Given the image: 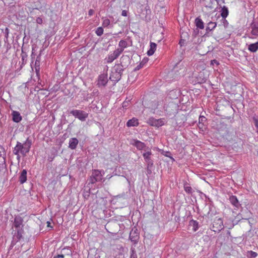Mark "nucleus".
<instances>
[{"instance_id":"obj_27","label":"nucleus","mask_w":258,"mask_h":258,"mask_svg":"<svg viewBox=\"0 0 258 258\" xmlns=\"http://www.w3.org/2000/svg\"><path fill=\"white\" fill-rule=\"evenodd\" d=\"M95 33L98 36H100L103 33V29L101 27H99L97 28Z\"/></svg>"},{"instance_id":"obj_8","label":"nucleus","mask_w":258,"mask_h":258,"mask_svg":"<svg viewBox=\"0 0 258 258\" xmlns=\"http://www.w3.org/2000/svg\"><path fill=\"white\" fill-rule=\"evenodd\" d=\"M121 78V74L116 70L114 69L111 71L109 79L111 81L116 83Z\"/></svg>"},{"instance_id":"obj_10","label":"nucleus","mask_w":258,"mask_h":258,"mask_svg":"<svg viewBox=\"0 0 258 258\" xmlns=\"http://www.w3.org/2000/svg\"><path fill=\"white\" fill-rule=\"evenodd\" d=\"M208 76V73L207 71H203L202 72H200L198 76L197 77V80L199 83H202L205 82Z\"/></svg>"},{"instance_id":"obj_14","label":"nucleus","mask_w":258,"mask_h":258,"mask_svg":"<svg viewBox=\"0 0 258 258\" xmlns=\"http://www.w3.org/2000/svg\"><path fill=\"white\" fill-rule=\"evenodd\" d=\"M238 246L237 244L234 243L231 244V249L227 252L229 254L233 255H236L238 254L237 248Z\"/></svg>"},{"instance_id":"obj_43","label":"nucleus","mask_w":258,"mask_h":258,"mask_svg":"<svg viewBox=\"0 0 258 258\" xmlns=\"http://www.w3.org/2000/svg\"><path fill=\"white\" fill-rule=\"evenodd\" d=\"M126 103H127V102H123V107L126 106Z\"/></svg>"},{"instance_id":"obj_24","label":"nucleus","mask_w":258,"mask_h":258,"mask_svg":"<svg viewBox=\"0 0 258 258\" xmlns=\"http://www.w3.org/2000/svg\"><path fill=\"white\" fill-rule=\"evenodd\" d=\"M195 23L196 26L198 28L201 29H203L204 28V23L201 19L199 18H196L195 20Z\"/></svg>"},{"instance_id":"obj_42","label":"nucleus","mask_w":258,"mask_h":258,"mask_svg":"<svg viewBox=\"0 0 258 258\" xmlns=\"http://www.w3.org/2000/svg\"><path fill=\"white\" fill-rule=\"evenodd\" d=\"M124 58H127V59H128V57L127 56H125V57H121V59L122 60H123Z\"/></svg>"},{"instance_id":"obj_46","label":"nucleus","mask_w":258,"mask_h":258,"mask_svg":"<svg viewBox=\"0 0 258 258\" xmlns=\"http://www.w3.org/2000/svg\"><path fill=\"white\" fill-rule=\"evenodd\" d=\"M35 65H36V64H37V60H36V61H35Z\"/></svg>"},{"instance_id":"obj_9","label":"nucleus","mask_w":258,"mask_h":258,"mask_svg":"<svg viewBox=\"0 0 258 258\" xmlns=\"http://www.w3.org/2000/svg\"><path fill=\"white\" fill-rule=\"evenodd\" d=\"M130 144L135 146L139 150H144L146 147V145L143 142L135 139L131 140Z\"/></svg>"},{"instance_id":"obj_28","label":"nucleus","mask_w":258,"mask_h":258,"mask_svg":"<svg viewBox=\"0 0 258 258\" xmlns=\"http://www.w3.org/2000/svg\"><path fill=\"white\" fill-rule=\"evenodd\" d=\"M257 255V253L252 251H248L247 256L249 257H255Z\"/></svg>"},{"instance_id":"obj_30","label":"nucleus","mask_w":258,"mask_h":258,"mask_svg":"<svg viewBox=\"0 0 258 258\" xmlns=\"http://www.w3.org/2000/svg\"><path fill=\"white\" fill-rule=\"evenodd\" d=\"M206 121V118L204 116H200L199 117V123L200 124L202 123H204Z\"/></svg>"},{"instance_id":"obj_38","label":"nucleus","mask_w":258,"mask_h":258,"mask_svg":"<svg viewBox=\"0 0 258 258\" xmlns=\"http://www.w3.org/2000/svg\"><path fill=\"white\" fill-rule=\"evenodd\" d=\"M64 255L63 254H58L55 256V258H63Z\"/></svg>"},{"instance_id":"obj_40","label":"nucleus","mask_w":258,"mask_h":258,"mask_svg":"<svg viewBox=\"0 0 258 258\" xmlns=\"http://www.w3.org/2000/svg\"><path fill=\"white\" fill-rule=\"evenodd\" d=\"M47 227H51V228L52 227L50 226L51 223H50V222L49 221H47Z\"/></svg>"},{"instance_id":"obj_31","label":"nucleus","mask_w":258,"mask_h":258,"mask_svg":"<svg viewBox=\"0 0 258 258\" xmlns=\"http://www.w3.org/2000/svg\"><path fill=\"white\" fill-rule=\"evenodd\" d=\"M252 119L253 121L254 124L256 128V129H258V119L255 116H253L252 117Z\"/></svg>"},{"instance_id":"obj_19","label":"nucleus","mask_w":258,"mask_h":258,"mask_svg":"<svg viewBox=\"0 0 258 258\" xmlns=\"http://www.w3.org/2000/svg\"><path fill=\"white\" fill-rule=\"evenodd\" d=\"M138 124V120L135 118H133L132 119L128 120V121L126 123V125L128 127L136 126H137Z\"/></svg>"},{"instance_id":"obj_25","label":"nucleus","mask_w":258,"mask_h":258,"mask_svg":"<svg viewBox=\"0 0 258 258\" xmlns=\"http://www.w3.org/2000/svg\"><path fill=\"white\" fill-rule=\"evenodd\" d=\"M216 26V23L210 22L208 23V25L207 26V29L211 31V30H213L215 28Z\"/></svg>"},{"instance_id":"obj_18","label":"nucleus","mask_w":258,"mask_h":258,"mask_svg":"<svg viewBox=\"0 0 258 258\" xmlns=\"http://www.w3.org/2000/svg\"><path fill=\"white\" fill-rule=\"evenodd\" d=\"M19 180L21 183L23 184L27 180V171L25 169H24L19 177Z\"/></svg>"},{"instance_id":"obj_33","label":"nucleus","mask_w":258,"mask_h":258,"mask_svg":"<svg viewBox=\"0 0 258 258\" xmlns=\"http://www.w3.org/2000/svg\"><path fill=\"white\" fill-rule=\"evenodd\" d=\"M36 22L39 24H41L43 22V20H42V19L40 18V17H38L37 19H36Z\"/></svg>"},{"instance_id":"obj_7","label":"nucleus","mask_w":258,"mask_h":258,"mask_svg":"<svg viewBox=\"0 0 258 258\" xmlns=\"http://www.w3.org/2000/svg\"><path fill=\"white\" fill-rule=\"evenodd\" d=\"M108 82L107 75L106 74H102L99 76L97 86L99 87H104Z\"/></svg>"},{"instance_id":"obj_6","label":"nucleus","mask_w":258,"mask_h":258,"mask_svg":"<svg viewBox=\"0 0 258 258\" xmlns=\"http://www.w3.org/2000/svg\"><path fill=\"white\" fill-rule=\"evenodd\" d=\"M249 29H251L250 33L247 34L249 38H253L258 36V22L251 23Z\"/></svg>"},{"instance_id":"obj_48","label":"nucleus","mask_w":258,"mask_h":258,"mask_svg":"<svg viewBox=\"0 0 258 258\" xmlns=\"http://www.w3.org/2000/svg\"><path fill=\"white\" fill-rule=\"evenodd\" d=\"M107 177H108V178H110V177L108 176V175H107Z\"/></svg>"},{"instance_id":"obj_23","label":"nucleus","mask_w":258,"mask_h":258,"mask_svg":"<svg viewBox=\"0 0 258 258\" xmlns=\"http://www.w3.org/2000/svg\"><path fill=\"white\" fill-rule=\"evenodd\" d=\"M248 49L250 52H256L258 50V42L249 44Z\"/></svg>"},{"instance_id":"obj_17","label":"nucleus","mask_w":258,"mask_h":258,"mask_svg":"<svg viewBox=\"0 0 258 258\" xmlns=\"http://www.w3.org/2000/svg\"><path fill=\"white\" fill-rule=\"evenodd\" d=\"M189 226L194 232H196L199 229V223L196 220H191L189 222Z\"/></svg>"},{"instance_id":"obj_41","label":"nucleus","mask_w":258,"mask_h":258,"mask_svg":"<svg viewBox=\"0 0 258 258\" xmlns=\"http://www.w3.org/2000/svg\"><path fill=\"white\" fill-rule=\"evenodd\" d=\"M36 72H37V73L39 72V68H36Z\"/></svg>"},{"instance_id":"obj_22","label":"nucleus","mask_w":258,"mask_h":258,"mask_svg":"<svg viewBox=\"0 0 258 258\" xmlns=\"http://www.w3.org/2000/svg\"><path fill=\"white\" fill-rule=\"evenodd\" d=\"M156 44L154 42L150 43V48L148 51L147 54L148 55L151 56L153 55L156 49Z\"/></svg>"},{"instance_id":"obj_36","label":"nucleus","mask_w":258,"mask_h":258,"mask_svg":"<svg viewBox=\"0 0 258 258\" xmlns=\"http://www.w3.org/2000/svg\"><path fill=\"white\" fill-rule=\"evenodd\" d=\"M94 10H92V9H90L89 11V12H88V14L89 16H92L93 15V14H94Z\"/></svg>"},{"instance_id":"obj_3","label":"nucleus","mask_w":258,"mask_h":258,"mask_svg":"<svg viewBox=\"0 0 258 258\" xmlns=\"http://www.w3.org/2000/svg\"><path fill=\"white\" fill-rule=\"evenodd\" d=\"M104 174V172L103 171L94 170L92 172V176L91 177V183H94L97 181L101 180Z\"/></svg>"},{"instance_id":"obj_37","label":"nucleus","mask_w":258,"mask_h":258,"mask_svg":"<svg viewBox=\"0 0 258 258\" xmlns=\"http://www.w3.org/2000/svg\"><path fill=\"white\" fill-rule=\"evenodd\" d=\"M16 155H17V159L18 160V162L20 161V158H21V154H20L19 153H18V154H15Z\"/></svg>"},{"instance_id":"obj_20","label":"nucleus","mask_w":258,"mask_h":258,"mask_svg":"<svg viewBox=\"0 0 258 258\" xmlns=\"http://www.w3.org/2000/svg\"><path fill=\"white\" fill-rule=\"evenodd\" d=\"M221 2H222L223 3H224V0L219 1L217 2V3L220 6H221ZM221 13L220 15L222 16V19H224V20L226 18V7L225 6H221Z\"/></svg>"},{"instance_id":"obj_44","label":"nucleus","mask_w":258,"mask_h":258,"mask_svg":"<svg viewBox=\"0 0 258 258\" xmlns=\"http://www.w3.org/2000/svg\"><path fill=\"white\" fill-rule=\"evenodd\" d=\"M226 14H227V16H228V10H227V12H226Z\"/></svg>"},{"instance_id":"obj_47","label":"nucleus","mask_w":258,"mask_h":258,"mask_svg":"<svg viewBox=\"0 0 258 258\" xmlns=\"http://www.w3.org/2000/svg\"><path fill=\"white\" fill-rule=\"evenodd\" d=\"M107 177H108V178H110V177L108 176V175H107Z\"/></svg>"},{"instance_id":"obj_1","label":"nucleus","mask_w":258,"mask_h":258,"mask_svg":"<svg viewBox=\"0 0 258 258\" xmlns=\"http://www.w3.org/2000/svg\"><path fill=\"white\" fill-rule=\"evenodd\" d=\"M31 146V142L28 139L23 144L17 142L16 146L14 148L13 153L18 155L19 153L23 156H25L27 153L29 152Z\"/></svg>"},{"instance_id":"obj_5","label":"nucleus","mask_w":258,"mask_h":258,"mask_svg":"<svg viewBox=\"0 0 258 258\" xmlns=\"http://www.w3.org/2000/svg\"><path fill=\"white\" fill-rule=\"evenodd\" d=\"M121 53V50L115 49L113 52H110L108 56L105 58L107 63H111L116 59Z\"/></svg>"},{"instance_id":"obj_34","label":"nucleus","mask_w":258,"mask_h":258,"mask_svg":"<svg viewBox=\"0 0 258 258\" xmlns=\"http://www.w3.org/2000/svg\"><path fill=\"white\" fill-rule=\"evenodd\" d=\"M121 16L126 17L127 16V11L126 10H122L121 12Z\"/></svg>"},{"instance_id":"obj_39","label":"nucleus","mask_w":258,"mask_h":258,"mask_svg":"<svg viewBox=\"0 0 258 258\" xmlns=\"http://www.w3.org/2000/svg\"><path fill=\"white\" fill-rule=\"evenodd\" d=\"M203 126H204V123H202V124H200V123L199 122V128H203Z\"/></svg>"},{"instance_id":"obj_4","label":"nucleus","mask_w":258,"mask_h":258,"mask_svg":"<svg viewBox=\"0 0 258 258\" xmlns=\"http://www.w3.org/2000/svg\"><path fill=\"white\" fill-rule=\"evenodd\" d=\"M166 121L164 119H155L153 117L150 118L147 123L151 126L159 127L165 124Z\"/></svg>"},{"instance_id":"obj_13","label":"nucleus","mask_w":258,"mask_h":258,"mask_svg":"<svg viewBox=\"0 0 258 258\" xmlns=\"http://www.w3.org/2000/svg\"><path fill=\"white\" fill-rule=\"evenodd\" d=\"M152 155V153L150 150L147 151L143 154V157L145 160V161L148 163V164H152V162L151 159V155Z\"/></svg>"},{"instance_id":"obj_15","label":"nucleus","mask_w":258,"mask_h":258,"mask_svg":"<svg viewBox=\"0 0 258 258\" xmlns=\"http://www.w3.org/2000/svg\"><path fill=\"white\" fill-rule=\"evenodd\" d=\"M78 140L76 138H71L69 141V148L71 149L74 150L76 148L78 144Z\"/></svg>"},{"instance_id":"obj_12","label":"nucleus","mask_w":258,"mask_h":258,"mask_svg":"<svg viewBox=\"0 0 258 258\" xmlns=\"http://www.w3.org/2000/svg\"><path fill=\"white\" fill-rule=\"evenodd\" d=\"M13 120L15 122H19L22 120V116L18 111H13L12 113Z\"/></svg>"},{"instance_id":"obj_11","label":"nucleus","mask_w":258,"mask_h":258,"mask_svg":"<svg viewBox=\"0 0 258 258\" xmlns=\"http://www.w3.org/2000/svg\"><path fill=\"white\" fill-rule=\"evenodd\" d=\"M200 2L206 7L212 9L214 8L216 0H200Z\"/></svg>"},{"instance_id":"obj_16","label":"nucleus","mask_w":258,"mask_h":258,"mask_svg":"<svg viewBox=\"0 0 258 258\" xmlns=\"http://www.w3.org/2000/svg\"><path fill=\"white\" fill-rule=\"evenodd\" d=\"M229 200L230 203L235 207L238 208L240 206V204L236 198V197L234 196H231L229 197Z\"/></svg>"},{"instance_id":"obj_35","label":"nucleus","mask_w":258,"mask_h":258,"mask_svg":"<svg viewBox=\"0 0 258 258\" xmlns=\"http://www.w3.org/2000/svg\"><path fill=\"white\" fill-rule=\"evenodd\" d=\"M211 64L212 65H214V64H218V62L216 60H212L211 61Z\"/></svg>"},{"instance_id":"obj_2","label":"nucleus","mask_w":258,"mask_h":258,"mask_svg":"<svg viewBox=\"0 0 258 258\" xmlns=\"http://www.w3.org/2000/svg\"><path fill=\"white\" fill-rule=\"evenodd\" d=\"M71 114L79 120L84 121L88 116V114L83 110H73L71 111Z\"/></svg>"},{"instance_id":"obj_45","label":"nucleus","mask_w":258,"mask_h":258,"mask_svg":"<svg viewBox=\"0 0 258 258\" xmlns=\"http://www.w3.org/2000/svg\"><path fill=\"white\" fill-rule=\"evenodd\" d=\"M218 221L219 222V223H221V221L220 219L218 220Z\"/></svg>"},{"instance_id":"obj_26","label":"nucleus","mask_w":258,"mask_h":258,"mask_svg":"<svg viewBox=\"0 0 258 258\" xmlns=\"http://www.w3.org/2000/svg\"><path fill=\"white\" fill-rule=\"evenodd\" d=\"M103 22H102V26L104 27H107L110 25V20L106 18H102Z\"/></svg>"},{"instance_id":"obj_29","label":"nucleus","mask_w":258,"mask_h":258,"mask_svg":"<svg viewBox=\"0 0 258 258\" xmlns=\"http://www.w3.org/2000/svg\"><path fill=\"white\" fill-rule=\"evenodd\" d=\"M21 224V220L17 219V218H16L15 219V221H14V225H15V226L16 227H20V225Z\"/></svg>"},{"instance_id":"obj_32","label":"nucleus","mask_w":258,"mask_h":258,"mask_svg":"<svg viewBox=\"0 0 258 258\" xmlns=\"http://www.w3.org/2000/svg\"><path fill=\"white\" fill-rule=\"evenodd\" d=\"M185 190L188 193H191L192 191V188L190 186H185Z\"/></svg>"},{"instance_id":"obj_21","label":"nucleus","mask_w":258,"mask_h":258,"mask_svg":"<svg viewBox=\"0 0 258 258\" xmlns=\"http://www.w3.org/2000/svg\"><path fill=\"white\" fill-rule=\"evenodd\" d=\"M127 46V43L125 40H121L118 44V47L119 48H118L116 49L117 50H121V53L123 51L124 49L126 48Z\"/></svg>"}]
</instances>
